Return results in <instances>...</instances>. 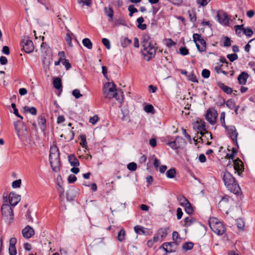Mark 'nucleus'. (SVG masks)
Wrapping results in <instances>:
<instances>
[{"label":"nucleus","mask_w":255,"mask_h":255,"mask_svg":"<svg viewBox=\"0 0 255 255\" xmlns=\"http://www.w3.org/2000/svg\"><path fill=\"white\" fill-rule=\"evenodd\" d=\"M209 226L212 231L218 235H222L226 231V228L223 224L216 218L210 220Z\"/></svg>","instance_id":"7ed1b4c3"},{"label":"nucleus","mask_w":255,"mask_h":255,"mask_svg":"<svg viewBox=\"0 0 255 255\" xmlns=\"http://www.w3.org/2000/svg\"><path fill=\"white\" fill-rule=\"evenodd\" d=\"M11 108L13 109V113L14 115L21 119H23V117L18 114V110L16 108V105L14 103L11 104Z\"/></svg>","instance_id":"603ef678"},{"label":"nucleus","mask_w":255,"mask_h":255,"mask_svg":"<svg viewBox=\"0 0 255 255\" xmlns=\"http://www.w3.org/2000/svg\"><path fill=\"white\" fill-rule=\"evenodd\" d=\"M144 110L148 113H152L154 112V108L152 105L148 104L144 106Z\"/></svg>","instance_id":"ea45409f"},{"label":"nucleus","mask_w":255,"mask_h":255,"mask_svg":"<svg viewBox=\"0 0 255 255\" xmlns=\"http://www.w3.org/2000/svg\"><path fill=\"white\" fill-rule=\"evenodd\" d=\"M163 249L166 251V252H171L172 251L169 248L171 247V243H165L163 244L162 245Z\"/></svg>","instance_id":"3c124183"},{"label":"nucleus","mask_w":255,"mask_h":255,"mask_svg":"<svg viewBox=\"0 0 255 255\" xmlns=\"http://www.w3.org/2000/svg\"><path fill=\"white\" fill-rule=\"evenodd\" d=\"M8 252L10 255H16L17 253L15 246H9Z\"/></svg>","instance_id":"6e6d98bb"},{"label":"nucleus","mask_w":255,"mask_h":255,"mask_svg":"<svg viewBox=\"0 0 255 255\" xmlns=\"http://www.w3.org/2000/svg\"><path fill=\"white\" fill-rule=\"evenodd\" d=\"M38 124L39 126L45 127L46 124V120L44 117L41 116L38 118Z\"/></svg>","instance_id":"69168bd1"},{"label":"nucleus","mask_w":255,"mask_h":255,"mask_svg":"<svg viewBox=\"0 0 255 255\" xmlns=\"http://www.w3.org/2000/svg\"><path fill=\"white\" fill-rule=\"evenodd\" d=\"M244 33L248 37H251L254 32L251 28L247 27L244 29Z\"/></svg>","instance_id":"5fc2aeb1"},{"label":"nucleus","mask_w":255,"mask_h":255,"mask_svg":"<svg viewBox=\"0 0 255 255\" xmlns=\"http://www.w3.org/2000/svg\"><path fill=\"white\" fill-rule=\"evenodd\" d=\"M72 95L76 99H78L82 96V94H81L79 90L78 89H74L72 91Z\"/></svg>","instance_id":"680f3d73"},{"label":"nucleus","mask_w":255,"mask_h":255,"mask_svg":"<svg viewBox=\"0 0 255 255\" xmlns=\"http://www.w3.org/2000/svg\"><path fill=\"white\" fill-rule=\"evenodd\" d=\"M193 38L198 50L200 52L205 51L206 48V43L201 35L198 33H194L193 35Z\"/></svg>","instance_id":"423d86ee"},{"label":"nucleus","mask_w":255,"mask_h":255,"mask_svg":"<svg viewBox=\"0 0 255 255\" xmlns=\"http://www.w3.org/2000/svg\"><path fill=\"white\" fill-rule=\"evenodd\" d=\"M20 124V121H17L14 123L15 129L16 131L17 135L20 139L22 141L26 140L28 137V131L26 128L23 125H21V127H19L18 124Z\"/></svg>","instance_id":"20e7f679"},{"label":"nucleus","mask_w":255,"mask_h":255,"mask_svg":"<svg viewBox=\"0 0 255 255\" xmlns=\"http://www.w3.org/2000/svg\"><path fill=\"white\" fill-rule=\"evenodd\" d=\"M21 184L20 179H18L14 181L12 183V187L14 188L20 187Z\"/></svg>","instance_id":"e2e57ef3"},{"label":"nucleus","mask_w":255,"mask_h":255,"mask_svg":"<svg viewBox=\"0 0 255 255\" xmlns=\"http://www.w3.org/2000/svg\"><path fill=\"white\" fill-rule=\"evenodd\" d=\"M226 105L229 109H233L235 106V103L232 99H230L226 102Z\"/></svg>","instance_id":"58836bf2"},{"label":"nucleus","mask_w":255,"mask_h":255,"mask_svg":"<svg viewBox=\"0 0 255 255\" xmlns=\"http://www.w3.org/2000/svg\"><path fill=\"white\" fill-rule=\"evenodd\" d=\"M115 25L116 26L119 25H122L125 26V25H126V22L124 19H123L122 18H120L118 19H116V20L115 21Z\"/></svg>","instance_id":"09e8293b"},{"label":"nucleus","mask_w":255,"mask_h":255,"mask_svg":"<svg viewBox=\"0 0 255 255\" xmlns=\"http://www.w3.org/2000/svg\"><path fill=\"white\" fill-rule=\"evenodd\" d=\"M23 110L24 112H28L31 114L32 115H36L37 114L36 109L33 107H29L27 106H25L23 107Z\"/></svg>","instance_id":"a878e982"},{"label":"nucleus","mask_w":255,"mask_h":255,"mask_svg":"<svg viewBox=\"0 0 255 255\" xmlns=\"http://www.w3.org/2000/svg\"><path fill=\"white\" fill-rule=\"evenodd\" d=\"M128 10L129 11V15L132 16L134 13L138 11L137 9L134 7L133 5H130L128 7Z\"/></svg>","instance_id":"37998d69"},{"label":"nucleus","mask_w":255,"mask_h":255,"mask_svg":"<svg viewBox=\"0 0 255 255\" xmlns=\"http://www.w3.org/2000/svg\"><path fill=\"white\" fill-rule=\"evenodd\" d=\"M158 234L161 237V238H165L167 234V229L165 228H161L159 229L158 231Z\"/></svg>","instance_id":"a19ab883"},{"label":"nucleus","mask_w":255,"mask_h":255,"mask_svg":"<svg viewBox=\"0 0 255 255\" xmlns=\"http://www.w3.org/2000/svg\"><path fill=\"white\" fill-rule=\"evenodd\" d=\"M53 84L55 89L59 90L62 87L61 79L59 77L54 78Z\"/></svg>","instance_id":"412c9836"},{"label":"nucleus","mask_w":255,"mask_h":255,"mask_svg":"<svg viewBox=\"0 0 255 255\" xmlns=\"http://www.w3.org/2000/svg\"><path fill=\"white\" fill-rule=\"evenodd\" d=\"M104 11L105 14L110 18L109 21L110 22L112 21L114 16V10L113 8L111 6H109V7H105L104 8Z\"/></svg>","instance_id":"aec40b11"},{"label":"nucleus","mask_w":255,"mask_h":255,"mask_svg":"<svg viewBox=\"0 0 255 255\" xmlns=\"http://www.w3.org/2000/svg\"><path fill=\"white\" fill-rule=\"evenodd\" d=\"M176 174L175 168H171L166 171V175L168 178H173Z\"/></svg>","instance_id":"bb28decb"},{"label":"nucleus","mask_w":255,"mask_h":255,"mask_svg":"<svg viewBox=\"0 0 255 255\" xmlns=\"http://www.w3.org/2000/svg\"><path fill=\"white\" fill-rule=\"evenodd\" d=\"M72 191L69 190L66 193V198L68 201H72L74 198V196L72 195Z\"/></svg>","instance_id":"338daca9"},{"label":"nucleus","mask_w":255,"mask_h":255,"mask_svg":"<svg viewBox=\"0 0 255 255\" xmlns=\"http://www.w3.org/2000/svg\"><path fill=\"white\" fill-rule=\"evenodd\" d=\"M82 43L83 45L88 49H91L92 48L93 44L90 39L88 38L83 39L82 40Z\"/></svg>","instance_id":"393cba45"},{"label":"nucleus","mask_w":255,"mask_h":255,"mask_svg":"<svg viewBox=\"0 0 255 255\" xmlns=\"http://www.w3.org/2000/svg\"><path fill=\"white\" fill-rule=\"evenodd\" d=\"M80 145L85 149H87V142L86 141V137L85 135H81L80 136Z\"/></svg>","instance_id":"c756f323"},{"label":"nucleus","mask_w":255,"mask_h":255,"mask_svg":"<svg viewBox=\"0 0 255 255\" xmlns=\"http://www.w3.org/2000/svg\"><path fill=\"white\" fill-rule=\"evenodd\" d=\"M183 205L182 206L184 207L185 212L188 214H189V215L191 214L193 212V208H192L190 203L189 202L187 203H183Z\"/></svg>","instance_id":"5701e85b"},{"label":"nucleus","mask_w":255,"mask_h":255,"mask_svg":"<svg viewBox=\"0 0 255 255\" xmlns=\"http://www.w3.org/2000/svg\"><path fill=\"white\" fill-rule=\"evenodd\" d=\"M217 85L221 89L227 94H231L233 92V90L231 88L225 85L221 81L217 82Z\"/></svg>","instance_id":"a211bd4d"},{"label":"nucleus","mask_w":255,"mask_h":255,"mask_svg":"<svg viewBox=\"0 0 255 255\" xmlns=\"http://www.w3.org/2000/svg\"><path fill=\"white\" fill-rule=\"evenodd\" d=\"M21 45L23 50L27 53L32 52L34 49L32 40H30L28 36H23L21 39Z\"/></svg>","instance_id":"0eeeda50"},{"label":"nucleus","mask_w":255,"mask_h":255,"mask_svg":"<svg viewBox=\"0 0 255 255\" xmlns=\"http://www.w3.org/2000/svg\"><path fill=\"white\" fill-rule=\"evenodd\" d=\"M126 235V232L124 229H122L118 236V239L120 242H123L125 240V237Z\"/></svg>","instance_id":"473e14b6"},{"label":"nucleus","mask_w":255,"mask_h":255,"mask_svg":"<svg viewBox=\"0 0 255 255\" xmlns=\"http://www.w3.org/2000/svg\"><path fill=\"white\" fill-rule=\"evenodd\" d=\"M249 74L246 72H242L238 76V80L241 85H245L247 83Z\"/></svg>","instance_id":"f3484780"},{"label":"nucleus","mask_w":255,"mask_h":255,"mask_svg":"<svg viewBox=\"0 0 255 255\" xmlns=\"http://www.w3.org/2000/svg\"><path fill=\"white\" fill-rule=\"evenodd\" d=\"M9 202L11 206H15L20 201V196L14 193L10 192L8 196Z\"/></svg>","instance_id":"f8f14e48"},{"label":"nucleus","mask_w":255,"mask_h":255,"mask_svg":"<svg viewBox=\"0 0 255 255\" xmlns=\"http://www.w3.org/2000/svg\"><path fill=\"white\" fill-rule=\"evenodd\" d=\"M128 169L130 171H135L137 168V165L135 162H130L127 166Z\"/></svg>","instance_id":"de8ad7c7"},{"label":"nucleus","mask_w":255,"mask_h":255,"mask_svg":"<svg viewBox=\"0 0 255 255\" xmlns=\"http://www.w3.org/2000/svg\"><path fill=\"white\" fill-rule=\"evenodd\" d=\"M60 154L58 148L55 145L51 146L50 149L49 154Z\"/></svg>","instance_id":"c9c22d12"},{"label":"nucleus","mask_w":255,"mask_h":255,"mask_svg":"<svg viewBox=\"0 0 255 255\" xmlns=\"http://www.w3.org/2000/svg\"><path fill=\"white\" fill-rule=\"evenodd\" d=\"M195 222V220L191 217H186L184 219L185 226L189 227Z\"/></svg>","instance_id":"4c0bfd02"},{"label":"nucleus","mask_w":255,"mask_h":255,"mask_svg":"<svg viewBox=\"0 0 255 255\" xmlns=\"http://www.w3.org/2000/svg\"><path fill=\"white\" fill-rule=\"evenodd\" d=\"M231 41L230 39L227 36L224 37V46L228 47V46H231Z\"/></svg>","instance_id":"774afa93"},{"label":"nucleus","mask_w":255,"mask_h":255,"mask_svg":"<svg viewBox=\"0 0 255 255\" xmlns=\"http://www.w3.org/2000/svg\"><path fill=\"white\" fill-rule=\"evenodd\" d=\"M202 76L204 78H208L210 75V72L209 70L204 69L202 70L201 73Z\"/></svg>","instance_id":"052dcab7"},{"label":"nucleus","mask_w":255,"mask_h":255,"mask_svg":"<svg viewBox=\"0 0 255 255\" xmlns=\"http://www.w3.org/2000/svg\"><path fill=\"white\" fill-rule=\"evenodd\" d=\"M180 53L183 55H187L189 53L188 49L185 47H181L179 48Z\"/></svg>","instance_id":"bf43d9fd"},{"label":"nucleus","mask_w":255,"mask_h":255,"mask_svg":"<svg viewBox=\"0 0 255 255\" xmlns=\"http://www.w3.org/2000/svg\"><path fill=\"white\" fill-rule=\"evenodd\" d=\"M233 165L235 172L237 171L240 173V172H242L244 170L243 162L239 158L234 160Z\"/></svg>","instance_id":"dca6fc26"},{"label":"nucleus","mask_w":255,"mask_h":255,"mask_svg":"<svg viewBox=\"0 0 255 255\" xmlns=\"http://www.w3.org/2000/svg\"><path fill=\"white\" fill-rule=\"evenodd\" d=\"M175 140L179 148L184 147L186 144L185 140L181 136H177Z\"/></svg>","instance_id":"4be33fe9"},{"label":"nucleus","mask_w":255,"mask_h":255,"mask_svg":"<svg viewBox=\"0 0 255 255\" xmlns=\"http://www.w3.org/2000/svg\"><path fill=\"white\" fill-rule=\"evenodd\" d=\"M198 132L202 136H204L205 134L209 135L210 139H212V136L211 132H208L205 128V123L204 122L202 123L200 125L197 127Z\"/></svg>","instance_id":"4468645a"},{"label":"nucleus","mask_w":255,"mask_h":255,"mask_svg":"<svg viewBox=\"0 0 255 255\" xmlns=\"http://www.w3.org/2000/svg\"><path fill=\"white\" fill-rule=\"evenodd\" d=\"M223 180L227 188L234 194L238 193L240 191L239 184L235 178L229 171H226L223 176Z\"/></svg>","instance_id":"f03ea898"},{"label":"nucleus","mask_w":255,"mask_h":255,"mask_svg":"<svg viewBox=\"0 0 255 255\" xmlns=\"http://www.w3.org/2000/svg\"><path fill=\"white\" fill-rule=\"evenodd\" d=\"M102 43L105 46L106 48L110 49L111 48V44L110 41L105 38H103L102 40Z\"/></svg>","instance_id":"13d9d810"},{"label":"nucleus","mask_w":255,"mask_h":255,"mask_svg":"<svg viewBox=\"0 0 255 255\" xmlns=\"http://www.w3.org/2000/svg\"><path fill=\"white\" fill-rule=\"evenodd\" d=\"M188 14L190 18V20L192 22L194 23L196 21V15L195 12L193 10L188 11Z\"/></svg>","instance_id":"cd10ccee"},{"label":"nucleus","mask_w":255,"mask_h":255,"mask_svg":"<svg viewBox=\"0 0 255 255\" xmlns=\"http://www.w3.org/2000/svg\"><path fill=\"white\" fill-rule=\"evenodd\" d=\"M227 57L231 62H234L238 59V55L235 53L228 54Z\"/></svg>","instance_id":"49530a36"},{"label":"nucleus","mask_w":255,"mask_h":255,"mask_svg":"<svg viewBox=\"0 0 255 255\" xmlns=\"http://www.w3.org/2000/svg\"><path fill=\"white\" fill-rule=\"evenodd\" d=\"M211 0H196L197 3L201 6H206Z\"/></svg>","instance_id":"c03bdc74"},{"label":"nucleus","mask_w":255,"mask_h":255,"mask_svg":"<svg viewBox=\"0 0 255 255\" xmlns=\"http://www.w3.org/2000/svg\"><path fill=\"white\" fill-rule=\"evenodd\" d=\"M226 129H228L229 134H230L232 140L234 142H237L238 133L235 127L231 126L230 127H228Z\"/></svg>","instance_id":"2eb2a0df"},{"label":"nucleus","mask_w":255,"mask_h":255,"mask_svg":"<svg viewBox=\"0 0 255 255\" xmlns=\"http://www.w3.org/2000/svg\"><path fill=\"white\" fill-rule=\"evenodd\" d=\"M41 50L42 52L46 53L50 51V49L46 43L42 42L41 45Z\"/></svg>","instance_id":"a18cd8bd"},{"label":"nucleus","mask_w":255,"mask_h":255,"mask_svg":"<svg viewBox=\"0 0 255 255\" xmlns=\"http://www.w3.org/2000/svg\"><path fill=\"white\" fill-rule=\"evenodd\" d=\"M178 200L180 202V205L182 206L183 205V203H187L189 201L184 196L181 195L178 197Z\"/></svg>","instance_id":"4d7b16f0"},{"label":"nucleus","mask_w":255,"mask_h":255,"mask_svg":"<svg viewBox=\"0 0 255 255\" xmlns=\"http://www.w3.org/2000/svg\"><path fill=\"white\" fill-rule=\"evenodd\" d=\"M184 250L187 251L191 250L193 248V244L192 242H187L183 245Z\"/></svg>","instance_id":"e433bc0d"},{"label":"nucleus","mask_w":255,"mask_h":255,"mask_svg":"<svg viewBox=\"0 0 255 255\" xmlns=\"http://www.w3.org/2000/svg\"><path fill=\"white\" fill-rule=\"evenodd\" d=\"M115 91H117V88L114 82H107L103 88V94L107 99H111L112 95Z\"/></svg>","instance_id":"39448f33"},{"label":"nucleus","mask_w":255,"mask_h":255,"mask_svg":"<svg viewBox=\"0 0 255 255\" xmlns=\"http://www.w3.org/2000/svg\"><path fill=\"white\" fill-rule=\"evenodd\" d=\"M237 226L239 230L241 231L244 230L245 227V222L244 220L242 219H238L237 220Z\"/></svg>","instance_id":"72a5a7b5"},{"label":"nucleus","mask_w":255,"mask_h":255,"mask_svg":"<svg viewBox=\"0 0 255 255\" xmlns=\"http://www.w3.org/2000/svg\"><path fill=\"white\" fill-rule=\"evenodd\" d=\"M134 231L138 234L144 235L145 232L143 227L137 225L134 227Z\"/></svg>","instance_id":"c85d7f7f"},{"label":"nucleus","mask_w":255,"mask_h":255,"mask_svg":"<svg viewBox=\"0 0 255 255\" xmlns=\"http://www.w3.org/2000/svg\"><path fill=\"white\" fill-rule=\"evenodd\" d=\"M217 20L223 25L229 24V18L228 14L224 11H219L217 15Z\"/></svg>","instance_id":"9b49d317"},{"label":"nucleus","mask_w":255,"mask_h":255,"mask_svg":"<svg viewBox=\"0 0 255 255\" xmlns=\"http://www.w3.org/2000/svg\"><path fill=\"white\" fill-rule=\"evenodd\" d=\"M22 234L24 238L29 239L34 235V231L30 226H26L22 230Z\"/></svg>","instance_id":"ddd939ff"},{"label":"nucleus","mask_w":255,"mask_h":255,"mask_svg":"<svg viewBox=\"0 0 255 255\" xmlns=\"http://www.w3.org/2000/svg\"><path fill=\"white\" fill-rule=\"evenodd\" d=\"M229 200V198L228 197H224L222 198V200L220 201L218 204L219 206L221 208L225 206L227 204H228V201Z\"/></svg>","instance_id":"f704fd0d"},{"label":"nucleus","mask_w":255,"mask_h":255,"mask_svg":"<svg viewBox=\"0 0 255 255\" xmlns=\"http://www.w3.org/2000/svg\"><path fill=\"white\" fill-rule=\"evenodd\" d=\"M220 122H221V124L223 127H224L226 128H228V127L226 125V124H225V112H222L221 114Z\"/></svg>","instance_id":"79ce46f5"},{"label":"nucleus","mask_w":255,"mask_h":255,"mask_svg":"<svg viewBox=\"0 0 255 255\" xmlns=\"http://www.w3.org/2000/svg\"><path fill=\"white\" fill-rule=\"evenodd\" d=\"M131 42V40L127 37H124L121 39V45L124 48H126L130 45Z\"/></svg>","instance_id":"b1692460"},{"label":"nucleus","mask_w":255,"mask_h":255,"mask_svg":"<svg viewBox=\"0 0 255 255\" xmlns=\"http://www.w3.org/2000/svg\"><path fill=\"white\" fill-rule=\"evenodd\" d=\"M167 145H168L173 149H177L179 148L175 139L174 141L168 142L167 143Z\"/></svg>","instance_id":"864d4df0"},{"label":"nucleus","mask_w":255,"mask_h":255,"mask_svg":"<svg viewBox=\"0 0 255 255\" xmlns=\"http://www.w3.org/2000/svg\"><path fill=\"white\" fill-rule=\"evenodd\" d=\"M218 113L216 110L208 109L205 116L206 119L212 125H214L216 122Z\"/></svg>","instance_id":"1a4fd4ad"},{"label":"nucleus","mask_w":255,"mask_h":255,"mask_svg":"<svg viewBox=\"0 0 255 255\" xmlns=\"http://www.w3.org/2000/svg\"><path fill=\"white\" fill-rule=\"evenodd\" d=\"M1 211L2 215L8 218L9 217L10 220H13V212L12 208L8 204H4L2 205L1 208Z\"/></svg>","instance_id":"9d476101"},{"label":"nucleus","mask_w":255,"mask_h":255,"mask_svg":"<svg viewBox=\"0 0 255 255\" xmlns=\"http://www.w3.org/2000/svg\"><path fill=\"white\" fill-rule=\"evenodd\" d=\"M141 45V52L146 61H148L155 57L157 48L154 46L152 40L148 35H143Z\"/></svg>","instance_id":"f257e3e1"},{"label":"nucleus","mask_w":255,"mask_h":255,"mask_svg":"<svg viewBox=\"0 0 255 255\" xmlns=\"http://www.w3.org/2000/svg\"><path fill=\"white\" fill-rule=\"evenodd\" d=\"M237 152L235 148H233L232 152L231 153H227L226 157L228 158L233 159Z\"/></svg>","instance_id":"0e129e2a"},{"label":"nucleus","mask_w":255,"mask_h":255,"mask_svg":"<svg viewBox=\"0 0 255 255\" xmlns=\"http://www.w3.org/2000/svg\"><path fill=\"white\" fill-rule=\"evenodd\" d=\"M68 161L72 166L78 167L80 165L79 161L74 154H70L68 156Z\"/></svg>","instance_id":"6ab92c4d"},{"label":"nucleus","mask_w":255,"mask_h":255,"mask_svg":"<svg viewBox=\"0 0 255 255\" xmlns=\"http://www.w3.org/2000/svg\"><path fill=\"white\" fill-rule=\"evenodd\" d=\"M77 2L79 4H81L82 6L86 5L90 7L92 4V1L91 0H77Z\"/></svg>","instance_id":"7c9ffc66"},{"label":"nucleus","mask_w":255,"mask_h":255,"mask_svg":"<svg viewBox=\"0 0 255 255\" xmlns=\"http://www.w3.org/2000/svg\"><path fill=\"white\" fill-rule=\"evenodd\" d=\"M119 93H121L122 94H123V93L121 90L118 91L117 89V91H115V92H114L113 93V94L112 95L111 99L115 98L118 101L121 102V101L122 100V99L119 96Z\"/></svg>","instance_id":"2f4dec72"},{"label":"nucleus","mask_w":255,"mask_h":255,"mask_svg":"<svg viewBox=\"0 0 255 255\" xmlns=\"http://www.w3.org/2000/svg\"><path fill=\"white\" fill-rule=\"evenodd\" d=\"M62 64L65 66L66 69L69 70L71 67V64L70 63L69 60L66 59H62Z\"/></svg>","instance_id":"8fccbe9b"},{"label":"nucleus","mask_w":255,"mask_h":255,"mask_svg":"<svg viewBox=\"0 0 255 255\" xmlns=\"http://www.w3.org/2000/svg\"><path fill=\"white\" fill-rule=\"evenodd\" d=\"M60 154H49V161L54 171H57L59 170L60 165Z\"/></svg>","instance_id":"6e6552de"}]
</instances>
